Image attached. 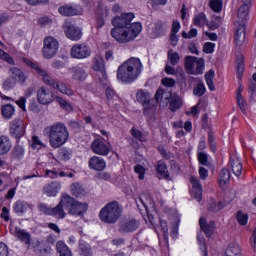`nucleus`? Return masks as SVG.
<instances>
[{"instance_id":"1","label":"nucleus","mask_w":256,"mask_h":256,"mask_svg":"<svg viewBox=\"0 0 256 256\" xmlns=\"http://www.w3.org/2000/svg\"><path fill=\"white\" fill-rule=\"evenodd\" d=\"M135 19V14L133 13H122L120 16L112 19L113 29L111 30V35L115 41L118 43H131L135 41L141 31H143V26L140 22L131 23Z\"/></svg>"},{"instance_id":"2","label":"nucleus","mask_w":256,"mask_h":256,"mask_svg":"<svg viewBox=\"0 0 256 256\" xmlns=\"http://www.w3.org/2000/svg\"><path fill=\"white\" fill-rule=\"evenodd\" d=\"M141 69H143L141 60L139 58H130L119 66L117 79L126 85L133 83L141 75Z\"/></svg>"},{"instance_id":"3","label":"nucleus","mask_w":256,"mask_h":256,"mask_svg":"<svg viewBox=\"0 0 256 256\" xmlns=\"http://www.w3.org/2000/svg\"><path fill=\"white\" fill-rule=\"evenodd\" d=\"M44 133L47 135L53 149H59L69 141V129L61 122L47 126L44 128Z\"/></svg>"},{"instance_id":"4","label":"nucleus","mask_w":256,"mask_h":256,"mask_svg":"<svg viewBox=\"0 0 256 256\" xmlns=\"http://www.w3.org/2000/svg\"><path fill=\"white\" fill-rule=\"evenodd\" d=\"M123 213V209L119 205V202L112 201L103 207L99 213V218L104 223H117L121 218V214Z\"/></svg>"},{"instance_id":"5","label":"nucleus","mask_w":256,"mask_h":256,"mask_svg":"<svg viewBox=\"0 0 256 256\" xmlns=\"http://www.w3.org/2000/svg\"><path fill=\"white\" fill-rule=\"evenodd\" d=\"M42 80L44 81L45 85H47L51 89H54V91L62 93V95H67L68 97H73V95H75L73 90H71V88L67 86V83H65L63 80H59L58 78L49 75L47 71L42 76Z\"/></svg>"},{"instance_id":"6","label":"nucleus","mask_w":256,"mask_h":256,"mask_svg":"<svg viewBox=\"0 0 256 256\" xmlns=\"http://www.w3.org/2000/svg\"><path fill=\"white\" fill-rule=\"evenodd\" d=\"M64 203L68 214L73 215L74 217H81V215H85L89 209V205L87 203H81L69 194H66V201H64Z\"/></svg>"},{"instance_id":"7","label":"nucleus","mask_w":256,"mask_h":256,"mask_svg":"<svg viewBox=\"0 0 256 256\" xmlns=\"http://www.w3.org/2000/svg\"><path fill=\"white\" fill-rule=\"evenodd\" d=\"M185 68L191 75H203L205 60L195 56L185 57Z\"/></svg>"},{"instance_id":"8","label":"nucleus","mask_w":256,"mask_h":256,"mask_svg":"<svg viewBox=\"0 0 256 256\" xmlns=\"http://www.w3.org/2000/svg\"><path fill=\"white\" fill-rule=\"evenodd\" d=\"M59 51V41L53 36H47L43 41L42 56L44 59H53Z\"/></svg>"},{"instance_id":"9","label":"nucleus","mask_w":256,"mask_h":256,"mask_svg":"<svg viewBox=\"0 0 256 256\" xmlns=\"http://www.w3.org/2000/svg\"><path fill=\"white\" fill-rule=\"evenodd\" d=\"M93 69L97 72V77L99 82L103 87L109 85V80L107 79V72L105 71V60L101 56H96L93 61Z\"/></svg>"},{"instance_id":"10","label":"nucleus","mask_w":256,"mask_h":256,"mask_svg":"<svg viewBox=\"0 0 256 256\" xmlns=\"http://www.w3.org/2000/svg\"><path fill=\"white\" fill-rule=\"evenodd\" d=\"M141 226V222L135 218H125L119 222V233H135Z\"/></svg>"},{"instance_id":"11","label":"nucleus","mask_w":256,"mask_h":256,"mask_svg":"<svg viewBox=\"0 0 256 256\" xmlns=\"http://www.w3.org/2000/svg\"><path fill=\"white\" fill-rule=\"evenodd\" d=\"M62 29L68 39H71V41H79L81 37H83V32L81 31V28L75 26L71 22H65L62 25Z\"/></svg>"},{"instance_id":"12","label":"nucleus","mask_w":256,"mask_h":256,"mask_svg":"<svg viewBox=\"0 0 256 256\" xmlns=\"http://www.w3.org/2000/svg\"><path fill=\"white\" fill-rule=\"evenodd\" d=\"M70 55L73 59H87L91 57V48L86 44H76L72 46Z\"/></svg>"},{"instance_id":"13","label":"nucleus","mask_w":256,"mask_h":256,"mask_svg":"<svg viewBox=\"0 0 256 256\" xmlns=\"http://www.w3.org/2000/svg\"><path fill=\"white\" fill-rule=\"evenodd\" d=\"M65 201H67V196L66 194H63L61 196V200L57 206L54 208H51L50 215L52 217H55V219H65L67 217V205L65 204Z\"/></svg>"},{"instance_id":"14","label":"nucleus","mask_w":256,"mask_h":256,"mask_svg":"<svg viewBox=\"0 0 256 256\" xmlns=\"http://www.w3.org/2000/svg\"><path fill=\"white\" fill-rule=\"evenodd\" d=\"M91 149L93 153L96 155H101L102 157H106V155L111 153L109 146L101 139H95L91 144Z\"/></svg>"},{"instance_id":"15","label":"nucleus","mask_w":256,"mask_h":256,"mask_svg":"<svg viewBox=\"0 0 256 256\" xmlns=\"http://www.w3.org/2000/svg\"><path fill=\"white\" fill-rule=\"evenodd\" d=\"M69 73L72 75V81H78L79 83H83L89 74L85 70L83 66L77 65L68 69Z\"/></svg>"},{"instance_id":"16","label":"nucleus","mask_w":256,"mask_h":256,"mask_svg":"<svg viewBox=\"0 0 256 256\" xmlns=\"http://www.w3.org/2000/svg\"><path fill=\"white\" fill-rule=\"evenodd\" d=\"M10 133L16 139H21L25 135V123H23V120H13L10 124Z\"/></svg>"},{"instance_id":"17","label":"nucleus","mask_w":256,"mask_h":256,"mask_svg":"<svg viewBox=\"0 0 256 256\" xmlns=\"http://www.w3.org/2000/svg\"><path fill=\"white\" fill-rule=\"evenodd\" d=\"M37 101L40 105H49L53 103V94L45 89V87H40L37 91Z\"/></svg>"},{"instance_id":"18","label":"nucleus","mask_w":256,"mask_h":256,"mask_svg":"<svg viewBox=\"0 0 256 256\" xmlns=\"http://www.w3.org/2000/svg\"><path fill=\"white\" fill-rule=\"evenodd\" d=\"M88 166L94 171H105L107 163L105 162V159L99 156H93L89 159Z\"/></svg>"},{"instance_id":"19","label":"nucleus","mask_w":256,"mask_h":256,"mask_svg":"<svg viewBox=\"0 0 256 256\" xmlns=\"http://www.w3.org/2000/svg\"><path fill=\"white\" fill-rule=\"evenodd\" d=\"M12 234L15 237H17L19 241H22V243H25V245H31V233L27 232L26 230L16 227L14 229V232H12Z\"/></svg>"},{"instance_id":"20","label":"nucleus","mask_w":256,"mask_h":256,"mask_svg":"<svg viewBox=\"0 0 256 256\" xmlns=\"http://www.w3.org/2000/svg\"><path fill=\"white\" fill-rule=\"evenodd\" d=\"M10 72V78H13V80L16 83H21V85H24V83L27 81V76L24 72H22L21 69L17 67H12L9 70Z\"/></svg>"},{"instance_id":"21","label":"nucleus","mask_w":256,"mask_h":256,"mask_svg":"<svg viewBox=\"0 0 256 256\" xmlns=\"http://www.w3.org/2000/svg\"><path fill=\"white\" fill-rule=\"evenodd\" d=\"M60 15L64 17H74V15H81V8L75 6L65 5L58 9Z\"/></svg>"},{"instance_id":"22","label":"nucleus","mask_w":256,"mask_h":256,"mask_svg":"<svg viewBox=\"0 0 256 256\" xmlns=\"http://www.w3.org/2000/svg\"><path fill=\"white\" fill-rule=\"evenodd\" d=\"M199 225H200L202 231L205 233L206 237H211L213 235V233H215V223L214 222L207 223V220L205 218H200Z\"/></svg>"},{"instance_id":"23","label":"nucleus","mask_w":256,"mask_h":256,"mask_svg":"<svg viewBox=\"0 0 256 256\" xmlns=\"http://www.w3.org/2000/svg\"><path fill=\"white\" fill-rule=\"evenodd\" d=\"M189 81L190 83H198L193 90V94L196 95V97H203L207 90L205 88V84L201 81V78L190 77Z\"/></svg>"},{"instance_id":"24","label":"nucleus","mask_w":256,"mask_h":256,"mask_svg":"<svg viewBox=\"0 0 256 256\" xmlns=\"http://www.w3.org/2000/svg\"><path fill=\"white\" fill-rule=\"evenodd\" d=\"M34 251L36 255L47 256L51 253V246L45 242L36 241L34 245Z\"/></svg>"},{"instance_id":"25","label":"nucleus","mask_w":256,"mask_h":256,"mask_svg":"<svg viewBox=\"0 0 256 256\" xmlns=\"http://www.w3.org/2000/svg\"><path fill=\"white\" fill-rule=\"evenodd\" d=\"M136 101H138V103H141L143 107H149L151 103V94L146 90H139L136 93Z\"/></svg>"},{"instance_id":"26","label":"nucleus","mask_w":256,"mask_h":256,"mask_svg":"<svg viewBox=\"0 0 256 256\" xmlns=\"http://www.w3.org/2000/svg\"><path fill=\"white\" fill-rule=\"evenodd\" d=\"M190 183L192 184L193 191H194V197L195 199L200 202L202 195H203V186H201V182L195 177L190 178Z\"/></svg>"},{"instance_id":"27","label":"nucleus","mask_w":256,"mask_h":256,"mask_svg":"<svg viewBox=\"0 0 256 256\" xmlns=\"http://www.w3.org/2000/svg\"><path fill=\"white\" fill-rule=\"evenodd\" d=\"M169 109L172 112L179 111L183 107V99L177 94H170Z\"/></svg>"},{"instance_id":"28","label":"nucleus","mask_w":256,"mask_h":256,"mask_svg":"<svg viewBox=\"0 0 256 256\" xmlns=\"http://www.w3.org/2000/svg\"><path fill=\"white\" fill-rule=\"evenodd\" d=\"M31 205L23 200H18L13 205V211L17 215H23L24 213H27Z\"/></svg>"},{"instance_id":"29","label":"nucleus","mask_w":256,"mask_h":256,"mask_svg":"<svg viewBox=\"0 0 256 256\" xmlns=\"http://www.w3.org/2000/svg\"><path fill=\"white\" fill-rule=\"evenodd\" d=\"M78 251L80 256H93V248L84 240L79 241Z\"/></svg>"},{"instance_id":"30","label":"nucleus","mask_w":256,"mask_h":256,"mask_svg":"<svg viewBox=\"0 0 256 256\" xmlns=\"http://www.w3.org/2000/svg\"><path fill=\"white\" fill-rule=\"evenodd\" d=\"M12 146L11 139L8 136H0V155H7Z\"/></svg>"},{"instance_id":"31","label":"nucleus","mask_w":256,"mask_h":256,"mask_svg":"<svg viewBox=\"0 0 256 256\" xmlns=\"http://www.w3.org/2000/svg\"><path fill=\"white\" fill-rule=\"evenodd\" d=\"M234 39L237 47H241L245 43V24H239Z\"/></svg>"},{"instance_id":"32","label":"nucleus","mask_w":256,"mask_h":256,"mask_svg":"<svg viewBox=\"0 0 256 256\" xmlns=\"http://www.w3.org/2000/svg\"><path fill=\"white\" fill-rule=\"evenodd\" d=\"M224 256H243L241 254V246L235 242L230 243L225 250Z\"/></svg>"},{"instance_id":"33","label":"nucleus","mask_w":256,"mask_h":256,"mask_svg":"<svg viewBox=\"0 0 256 256\" xmlns=\"http://www.w3.org/2000/svg\"><path fill=\"white\" fill-rule=\"evenodd\" d=\"M230 166L232 169V173L236 177H241V173H243V164L241 163L240 160H233L232 158L230 159Z\"/></svg>"},{"instance_id":"34","label":"nucleus","mask_w":256,"mask_h":256,"mask_svg":"<svg viewBox=\"0 0 256 256\" xmlns=\"http://www.w3.org/2000/svg\"><path fill=\"white\" fill-rule=\"evenodd\" d=\"M71 193L74 197H85L87 192L80 183H73L71 185Z\"/></svg>"},{"instance_id":"35","label":"nucleus","mask_w":256,"mask_h":256,"mask_svg":"<svg viewBox=\"0 0 256 256\" xmlns=\"http://www.w3.org/2000/svg\"><path fill=\"white\" fill-rule=\"evenodd\" d=\"M229 179H231V172L228 169L223 168L220 171L218 183L220 187H225L226 183H229Z\"/></svg>"},{"instance_id":"36","label":"nucleus","mask_w":256,"mask_h":256,"mask_svg":"<svg viewBox=\"0 0 256 256\" xmlns=\"http://www.w3.org/2000/svg\"><path fill=\"white\" fill-rule=\"evenodd\" d=\"M56 250L59 253V256H73L68 246L65 245V242L58 241L56 244Z\"/></svg>"},{"instance_id":"37","label":"nucleus","mask_w":256,"mask_h":256,"mask_svg":"<svg viewBox=\"0 0 256 256\" xmlns=\"http://www.w3.org/2000/svg\"><path fill=\"white\" fill-rule=\"evenodd\" d=\"M59 189H61V185L56 183L49 184L44 188L48 197H56L57 193H59Z\"/></svg>"},{"instance_id":"38","label":"nucleus","mask_w":256,"mask_h":256,"mask_svg":"<svg viewBox=\"0 0 256 256\" xmlns=\"http://www.w3.org/2000/svg\"><path fill=\"white\" fill-rule=\"evenodd\" d=\"M56 103L61 107V109H64V111H67L68 113H71L73 111V106H71V103L64 99L61 96H56L55 97Z\"/></svg>"},{"instance_id":"39","label":"nucleus","mask_w":256,"mask_h":256,"mask_svg":"<svg viewBox=\"0 0 256 256\" xmlns=\"http://www.w3.org/2000/svg\"><path fill=\"white\" fill-rule=\"evenodd\" d=\"M23 62L25 63V65H27L28 67H31V69H34V71H36V73L40 76L43 77L45 75V73L47 72V70L39 67V65L33 63V61L27 59V58H23Z\"/></svg>"},{"instance_id":"40","label":"nucleus","mask_w":256,"mask_h":256,"mask_svg":"<svg viewBox=\"0 0 256 256\" xmlns=\"http://www.w3.org/2000/svg\"><path fill=\"white\" fill-rule=\"evenodd\" d=\"M24 155H25V148H23V146L19 144H16L11 151L12 159H23Z\"/></svg>"},{"instance_id":"41","label":"nucleus","mask_w":256,"mask_h":256,"mask_svg":"<svg viewBox=\"0 0 256 256\" xmlns=\"http://www.w3.org/2000/svg\"><path fill=\"white\" fill-rule=\"evenodd\" d=\"M156 171L159 175L164 177V179H169V170L167 169V164L165 162L158 161Z\"/></svg>"},{"instance_id":"42","label":"nucleus","mask_w":256,"mask_h":256,"mask_svg":"<svg viewBox=\"0 0 256 256\" xmlns=\"http://www.w3.org/2000/svg\"><path fill=\"white\" fill-rule=\"evenodd\" d=\"M15 115V107L11 104H6L2 107V117L11 119Z\"/></svg>"},{"instance_id":"43","label":"nucleus","mask_w":256,"mask_h":256,"mask_svg":"<svg viewBox=\"0 0 256 256\" xmlns=\"http://www.w3.org/2000/svg\"><path fill=\"white\" fill-rule=\"evenodd\" d=\"M248 15H249V6H241L238 9V18L240 19L239 25H245V21H247Z\"/></svg>"},{"instance_id":"44","label":"nucleus","mask_w":256,"mask_h":256,"mask_svg":"<svg viewBox=\"0 0 256 256\" xmlns=\"http://www.w3.org/2000/svg\"><path fill=\"white\" fill-rule=\"evenodd\" d=\"M193 23L195 27H204V25H207V16L201 12L194 17Z\"/></svg>"},{"instance_id":"45","label":"nucleus","mask_w":256,"mask_h":256,"mask_svg":"<svg viewBox=\"0 0 256 256\" xmlns=\"http://www.w3.org/2000/svg\"><path fill=\"white\" fill-rule=\"evenodd\" d=\"M213 79H215V71L210 70L205 74V81L208 85V89L211 91H215V84L213 83Z\"/></svg>"},{"instance_id":"46","label":"nucleus","mask_w":256,"mask_h":256,"mask_svg":"<svg viewBox=\"0 0 256 256\" xmlns=\"http://www.w3.org/2000/svg\"><path fill=\"white\" fill-rule=\"evenodd\" d=\"M58 155L59 159H61L62 161H69V159H71V155H73V152L71 151V149L61 148L58 151Z\"/></svg>"},{"instance_id":"47","label":"nucleus","mask_w":256,"mask_h":256,"mask_svg":"<svg viewBox=\"0 0 256 256\" xmlns=\"http://www.w3.org/2000/svg\"><path fill=\"white\" fill-rule=\"evenodd\" d=\"M16 85H17V82L13 78H10L9 76L4 80L2 87L4 91H11V89H15Z\"/></svg>"},{"instance_id":"48","label":"nucleus","mask_w":256,"mask_h":256,"mask_svg":"<svg viewBox=\"0 0 256 256\" xmlns=\"http://www.w3.org/2000/svg\"><path fill=\"white\" fill-rule=\"evenodd\" d=\"M168 59L171 65H178L179 61H181V56H179V53L173 52V50H170L168 52Z\"/></svg>"},{"instance_id":"49","label":"nucleus","mask_w":256,"mask_h":256,"mask_svg":"<svg viewBox=\"0 0 256 256\" xmlns=\"http://www.w3.org/2000/svg\"><path fill=\"white\" fill-rule=\"evenodd\" d=\"M210 7H211L212 11H215V13H221V11L223 10V1L211 0Z\"/></svg>"},{"instance_id":"50","label":"nucleus","mask_w":256,"mask_h":256,"mask_svg":"<svg viewBox=\"0 0 256 256\" xmlns=\"http://www.w3.org/2000/svg\"><path fill=\"white\" fill-rule=\"evenodd\" d=\"M106 97L109 103H111V101H117V99H119V96H117L115 90H113V88L111 87L106 88Z\"/></svg>"},{"instance_id":"51","label":"nucleus","mask_w":256,"mask_h":256,"mask_svg":"<svg viewBox=\"0 0 256 256\" xmlns=\"http://www.w3.org/2000/svg\"><path fill=\"white\" fill-rule=\"evenodd\" d=\"M236 219L238 223H240L241 225H246L247 221H249V216L243 213L242 211H238L236 215Z\"/></svg>"},{"instance_id":"52","label":"nucleus","mask_w":256,"mask_h":256,"mask_svg":"<svg viewBox=\"0 0 256 256\" xmlns=\"http://www.w3.org/2000/svg\"><path fill=\"white\" fill-rule=\"evenodd\" d=\"M160 226L164 234V239L167 243L169 241V227L167 226V221L160 220Z\"/></svg>"},{"instance_id":"53","label":"nucleus","mask_w":256,"mask_h":256,"mask_svg":"<svg viewBox=\"0 0 256 256\" xmlns=\"http://www.w3.org/2000/svg\"><path fill=\"white\" fill-rule=\"evenodd\" d=\"M198 161H199L200 165L209 167V157L204 152L198 153Z\"/></svg>"},{"instance_id":"54","label":"nucleus","mask_w":256,"mask_h":256,"mask_svg":"<svg viewBox=\"0 0 256 256\" xmlns=\"http://www.w3.org/2000/svg\"><path fill=\"white\" fill-rule=\"evenodd\" d=\"M198 245H200V249L203 253V256H207V246L205 245V238L203 236H197Z\"/></svg>"},{"instance_id":"55","label":"nucleus","mask_w":256,"mask_h":256,"mask_svg":"<svg viewBox=\"0 0 256 256\" xmlns=\"http://www.w3.org/2000/svg\"><path fill=\"white\" fill-rule=\"evenodd\" d=\"M215 51V43L212 42H206L203 46V52L207 53L208 55H211V53H214Z\"/></svg>"},{"instance_id":"56","label":"nucleus","mask_w":256,"mask_h":256,"mask_svg":"<svg viewBox=\"0 0 256 256\" xmlns=\"http://www.w3.org/2000/svg\"><path fill=\"white\" fill-rule=\"evenodd\" d=\"M0 59H3V61H6V63H9L10 65H13L15 63V61H13V58H11V56L2 49H0Z\"/></svg>"},{"instance_id":"57","label":"nucleus","mask_w":256,"mask_h":256,"mask_svg":"<svg viewBox=\"0 0 256 256\" xmlns=\"http://www.w3.org/2000/svg\"><path fill=\"white\" fill-rule=\"evenodd\" d=\"M135 173L138 175V179L143 180L145 179V168L141 165H136L134 167Z\"/></svg>"},{"instance_id":"58","label":"nucleus","mask_w":256,"mask_h":256,"mask_svg":"<svg viewBox=\"0 0 256 256\" xmlns=\"http://www.w3.org/2000/svg\"><path fill=\"white\" fill-rule=\"evenodd\" d=\"M197 29L192 28L188 33L183 31L182 32V37L184 39H195V37H197Z\"/></svg>"},{"instance_id":"59","label":"nucleus","mask_w":256,"mask_h":256,"mask_svg":"<svg viewBox=\"0 0 256 256\" xmlns=\"http://www.w3.org/2000/svg\"><path fill=\"white\" fill-rule=\"evenodd\" d=\"M139 201L143 205V207L146 209V211H149V209H154L155 208V202L153 200L148 199L147 202L143 200V198H139Z\"/></svg>"},{"instance_id":"60","label":"nucleus","mask_w":256,"mask_h":256,"mask_svg":"<svg viewBox=\"0 0 256 256\" xmlns=\"http://www.w3.org/2000/svg\"><path fill=\"white\" fill-rule=\"evenodd\" d=\"M38 210L44 215H51V207H48L45 203L38 204Z\"/></svg>"},{"instance_id":"61","label":"nucleus","mask_w":256,"mask_h":256,"mask_svg":"<svg viewBox=\"0 0 256 256\" xmlns=\"http://www.w3.org/2000/svg\"><path fill=\"white\" fill-rule=\"evenodd\" d=\"M68 127H70V129H72V131H79V129H81V124L79 121L77 120H70L68 122Z\"/></svg>"},{"instance_id":"62","label":"nucleus","mask_w":256,"mask_h":256,"mask_svg":"<svg viewBox=\"0 0 256 256\" xmlns=\"http://www.w3.org/2000/svg\"><path fill=\"white\" fill-rule=\"evenodd\" d=\"M28 109L30 111H33V113H39L41 109L39 108V104H37V101L35 99L30 100Z\"/></svg>"},{"instance_id":"63","label":"nucleus","mask_w":256,"mask_h":256,"mask_svg":"<svg viewBox=\"0 0 256 256\" xmlns=\"http://www.w3.org/2000/svg\"><path fill=\"white\" fill-rule=\"evenodd\" d=\"M0 256H9V247L3 242H0Z\"/></svg>"},{"instance_id":"64","label":"nucleus","mask_w":256,"mask_h":256,"mask_svg":"<svg viewBox=\"0 0 256 256\" xmlns=\"http://www.w3.org/2000/svg\"><path fill=\"white\" fill-rule=\"evenodd\" d=\"M162 85H164V87H175V79L163 78Z\"/></svg>"}]
</instances>
